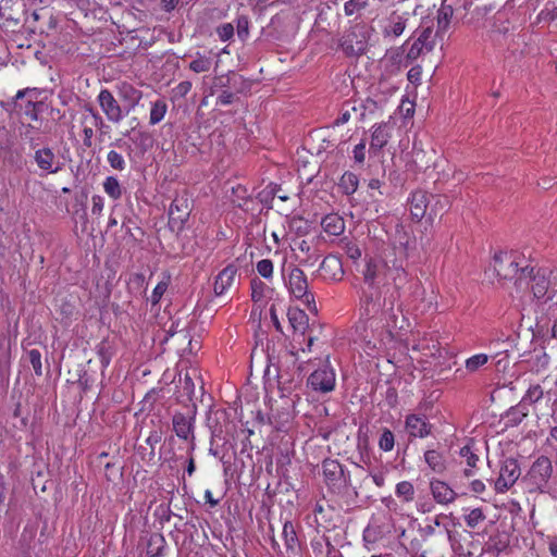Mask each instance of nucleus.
<instances>
[{
  "mask_svg": "<svg viewBox=\"0 0 557 557\" xmlns=\"http://www.w3.org/2000/svg\"><path fill=\"white\" fill-rule=\"evenodd\" d=\"M395 493L398 497H401L405 502H411L414 496V488L410 482L403 481L396 485Z\"/></svg>",
  "mask_w": 557,
  "mask_h": 557,
  "instance_id": "obj_40",
  "label": "nucleus"
},
{
  "mask_svg": "<svg viewBox=\"0 0 557 557\" xmlns=\"http://www.w3.org/2000/svg\"><path fill=\"white\" fill-rule=\"evenodd\" d=\"M221 40L226 41L234 35V27L231 23L223 24L216 28Z\"/></svg>",
  "mask_w": 557,
  "mask_h": 557,
  "instance_id": "obj_59",
  "label": "nucleus"
},
{
  "mask_svg": "<svg viewBox=\"0 0 557 557\" xmlns=\"http://www.w3.org/2000/svg\"><path fill=\"white\" fill-rule=\"evenodd\" d=\"M104 191L114 200L122 196V188L119 181L114 176H108L103 183Z\"/></svg>",
  "mask_w": 557,
  "mask_h": 557,
  "instance_id": "obj_36",
  "label": "nucleus"
},
{
  "mask_svg": "<svg viewBox=\"0 0 557 557\" xmlns=\"http://www.w3.org/2000/svg\"><path fill=\"white\" fill-rule=\"evenodd\" d=\"M428 215L426 221L433 223L436 218H442L446 213L451 203L446 195H436L428 193Z\"/></svg>",
  "mask_w": 557,
  "mask_h": 557,
  "instance_id": "obj_11",
  "label": "nucleus"
},
{
  "mask_svg": "<svg viewBox=\"0 0 557 557\" xmlns=\"http://www.w3.org/2000/svg\"><path fill=\"white\" fill-rule=\"evenodd\" d=\"M394 433L389 429L384 428L379 440V447L384 451H391L394 448Z\"/></svg>",
  "mask_w": 557,
  "mask_h": 557,
  "instance_id": "obj_42",
  "label": "nucleus"
},
{
  "mask_svg": "<svg viewBox=\"0 0 557 557\" xmlns=\"http://www.w3.org/2000/svg\"><path fill=\"white\" fill-rule=\"evenodd\" d=\"M89 191L87 188H82L79 191L75 194V205L81 208L83 211V218H86V202L88 199Z\"/></svg>",
  "mask_w": 557,
  "mask_h": 557,
  "instance_id": "obj_53",
  "label": "nucleus"
},
{
  "mask_svg": "<svg viewBox=\"0 0 557 557\" xmlns=\"http://www.w3.org/2000/svg\"><path fill=\"white\" fill-rule=\"evenodd\" d=\"M424 460L428 466L436 473H443L446 470V461L444 456L435 449L426 450L424 453Z\"/></svg>",
  "mask_w": 557,
  "mask_h": 557,
  "instance_id": "obj_27",
  "label": "nucleus"
},
{
  "mask_svg": "<svg viewBox=\"0 0 557 557\" xmlns=\"http://www.w3.org/2000/svg\"><path fill=\"white\" fill-rule=\"evenodd\" d=\"M381 536L379 528L367 527L363 531V541L367 544H374Z\"/></svg>",
  "mask_w": 557,
  "mask_h": 557,
  "instance_id": "obj_55",
  "label": "nucleus"
},
{
  "mask_svg": "<svg viewBox=\"0 0 557 557\" xmlns=\"http://www.w3.org/2000/svg\"><path fill=\"white\" fill-rule=\"evenodd\" d=\"M519 253L516 251H499L494 255L493 270L499 280H513L515 285H520L525 275L521 274L524 265L519 262Z\"/></svg>",
  "mask_w": 557,
  "mask_h": 557,
  "instance_id": "obj_2",
  "label": "nucleus"
},
{
  "mask_svg": "<svg viewBox=\"0 0 557 557\" xmlns=\"http://www.w3.org/2000/svg\"><path fill=\"white\" fill-rule=\"evenodd\" d=\"M454 14V9L451 5L442 4L441 9L437 11V30L436 36L444 34L450 24L451 17Z\"/></svg>",
  "mask_w": 557,
  "mask_h": 557,
  "instance_id": "obj_31",
  "label": "nucleus"
},
{
  "mask_svg": "<svg viewBox=\"0 0 557 557\" xmlns=\"http://www.w3.org/2000/svg\"><path fill=\"white\" fill-rule=\"evenodd\" d=\"M406 430L411 437H425L431 433L432 424L416 413L406 417Z\"/></svg>",
  "mask_w": 557,
  "mask_h": 557,
  "instance_id": "obj_15",
  "label": "nucleus"
},
{
  "mask_svg": "<svg viewBox=\"0 0 557 557\" xmlns=\"http://www.w3.org/2000/svg\"><path fill=\"white\" fill-rule=\"evenodd\" d=\"M383 307L393 310L394 304L400 297L401 288L408 283V273L403 267H389L384 278Z\"/></svg>",
  "mask_w": 557,
  "mask_h": 557,
  "instance_id": "obj_3",
  "label": "nucleus"
},
{
  "mask_svg": "<svg viewBox=\"0 0 557 557\" xmlns=\"http://www.w3.org/2000/svg\"><path fill=\"white\" fill-rule=\"evenodd\" d=\"M237 36L245 40L249 35V21L247 16H239L237 18Z\"/></svg>",
  "mask_w": 557,
  "mask_h": 557,
  "instance_id": "obj_52",
  "label": "nucleus"
},
{
  "mask_svg": "<svg viewBox=\"0 0 557 557\" xmlns=\"http://www.w3.org/2000/svg\"><path fill=\"white\" fill-rule=\"evenodd\" d=\"M289 289L290 293L298 299L308 297L311 293L308 289V281L304 271L299 268H294L289 273Z\"/></svg>",
  "mask_w": 557,
  "mask_h": 557,
  "instance_id": "obj_16",
  "label": "nucleus"
},
{
  "mask_svg": "<svg viewBox=\"0 0 557 557\" xmlns=\"http://www.w3.org/2000/svg\"><path fill=\"white\" fill-rule=\"evenodd\" d=\"M258 273L264 277L270 278L273 274V263L270 259H262L257 263Z\"/></svg>",
  "mask_w": 557,
  "mask_h": 557,
  "instance_id": "obj_49",
  "label": "nucleus"
},
{
  "mask_svg": "<svg viewBox=\"0 0 557 557\" xmlns=\"http://www.w3.org/2000/svg\"><path fill=\"white\" fill-rule=\"evenodd\" d=\"M251 284V299L257 302L263 297L265 284L258 277H253Z\"/></svg>",
  "mask_w": 557,
  "mask_h": 557,
  "instance_id": "obj_48",
  "label": "nucleus"
},
{
  "mask_svg": "<svg viewBox=\"0 0 557 557\" xmlns=\"http://www.w3.org/2000/svg\"><path fill=\"white\" fill-rule=\"evenodd\" d=\"M237 269L234 265H227L216 276L214 282L215 295H222L234 281Z\"/></svg>",
  "mask_w": 557,
  "mask_h": 557,
  "instance_id": "obj_22",
  "label": "nucleus"
},
{
  "mask_svg": "<svg viewBox=\"0 0 557 557\" xmlns=\"http://www.w3.org/2000/svg\"><path fill=\"white\" fill-rule=\"evenodd\" d=\"M197 405L191 403L185 407L184 412H175L172 417L173 431L181 440H195V420Z\"/></svg>",
  "mask_w": 557,
  "mask_h": 557,
  "instance_id": "obj_5",
  "label": "nucleus"
},
{
  "mask_svg": "<svg viewBox=\"0 0 557 557\" xmlns=\"http://www.w3.org/2000/svg\"><path fill=\"white\" fill-rule=\"evenodd\" d=\"M387 269L388 264L384 260L370 258L363 271L364 282L369 286L374 287L379 280L385 278Z\"/></svg>",
  "mask_w": 557,
  "mask_h": 557,
  "instance_id": "obj_13",
  "label": "nucleus"
},
{
  "mask_svg": "<svg viewBox=\"0 0 557 557\" xmlns=\"http://www.w3.org/2000/svg\"><path fill=\"white\" fill-rule=\"evenodd\" d=\"M487 360H488V357L485 354H479V355L472 356L466 361V368L470 372H474L480 367L484 366L487 362Z\"/></svg>",
  "mask_w": 557,
  "mask_h": 557,
  "instance_id": "obj_46",
  "label": "nucleus"
},
{
  "mask_svg": "<svg viewBox=\"0 0 557 557\" xmlns=\"http://www.w3.org/2000/svg\"><path fill=\"white\" fill-rule=\"evenodd\" d=\"M308 384L314 391L329 393L334 389L335 373L329 364H324L309 375Z\"/></svg>",
  "mask_w": 557,
  "mask_h": 557,
  "instance_id": "obj_9",
  "label": "nucleus"
},
{
  "mask_svg": "<svg viewBox=\"0 0 557 557\" xmlns=\"http://www.w3.org/2000/svg\"><path fill=\"white\" fill-rule=\"evenodd\" d=\"M165 546L166 542L164 536L160 533H154L149 539L147 555L149 557H161L163 556Z\"/></svg>",
  "mask_w": 557,
  "mask_h": 557,
  "instance_id": "obj_30",
  "label": "nucleus"
},
{
  "mask_svg": "<svg viewBox=\"0 0 557 557\" xmlns=\"http://www.w3.org/2000/svg\"><path fill=\"white\" fill-rule=\"evenodd\" d=\"M343 248L351 260H358L361 257L360 248L352 242L345 243Z\"/></svg>",
  "mask_w": 557,
  "mask_h": 557,
  "instance_id": "obj_58",
  "label": "nucleus"
},
{
  "mask_svg": "<svg viewBox=\"0 0 557 557\" xmlns=\"http://www.w3.org/2000/svg\"><path fill=\"white\" fill-rule=\"evenodd\" d=\"M358 177L351 172H345L339 181V188L345 195H352L358 188Z\"/></svg>",
  "mask_w": 557,
  "mask_h": 557,
  "instance_id": "obj_34",
  "label": "nucleus"
},
{
  "mask_svg": "<svg viewBox=\"0 0 557 557\" xmlns=\"http://www.w3.org/2000/svg\"><path fill=\"white\" fill-rule=\"evenodd\" d=\"M368 5V0H349L344 5L345 14L350 16L356 12L363 10Z\"/></svg>",
  "mask_w": 557,
  "mask_h": 557,
  "instance_id": "obj_47",
  "label": "nucleus"
},
{
  "mask_svg": "<svg viewBox=\"0 0 557 557\" xmlns=\"http://www.w3.org/2000/svg\"><path fill=\"white\" fill-rule=\"evenodd\" d=\"M492 543L488 547V552H495L497 554L504 552L509 546V539L507 535L497 534L490 537Z\"/></svg>",
  "mask_w": 557,
  "mask_h": 557,
  "instance_id": "obj_41",
  "label": "nucleus"
},
{
  "mask_svg": "<svg viewBox=\"0 0 557 557\" xmlns=\"http://www.w3.org/2000/svg\"><path fill=\"white\" fill-rule=\"evenodd\" d=\"M132 224H134L132 219H127L123 222L122 227L129 237L137 240V235H143L144 233L139 226L132 227Z\"/></svg>",
  "mask_w": 557,
  "mask_h": 557,
  "instance_id": "obj_57",
  "label": "nucleus"
},
{
  "mask_svg": "<svg viewBox=\"0 0 557 557\" xmlns=\"http://www.w3.org/2000/svg\"><path fill=\"white\" fill-rule=\"evenodd\" d=\"M191 212L188 198L185 196H177L171 203L169 214L180 215L183 219L188 220Z\"/></svg>",
  "mask_w": 557,
  "mask_h": 557,
  "instance_id": "obj_28",
  "label": "nucleus"
},
{
  "mask_svg": "<svg viewBox=\"0 0 557 557\" xmlns=\"http://www.w3.org/2000/svg\"><path fill=\"white\" fill-rule=\"evenodd\" d=\"M26 359L32 364L34 372L37 376L42 375V361H41V352L39 349H29L26 350Z\"/></svg>",
  "mask_w": 557,
  "mask_h": 557,
  "instance_id": "obj_37",
  "label": "nucleus"
},
{
  "mask_svg": "<svg viewBox=\"0 0 557 557\" xmlns=\"http://www.w3.org/2000/svg\"><path fill=\"white\" fill-rule=\"evenodd\" d=\"M188 220L181 218L180 215L169 214L168 225L172 232L180 233L184 230L185 223Z\"/></svg>",
  "mask_w": 557,
  "mask_h": 557,
  "instance_id": "obj_50",
  "label": "nucleus"
},
{
  "mask_svg": "<svg viewBox=\"0 0 557 557\" xmlns=\"http://www.w3.org/2000/svg\"><path fill=\"white\" fill-rule=\"evenodd\" d=\"M552 472V461L548 457L541 456L533 462L522 481L525 482L531 490L544 492Z\"/></svg>",
  "mask_w": 557,
  "mask_h": 557,
  "instance_id": "obj_4",
  "label": "nucleus"
},
{
  "mask_svg": "<svg viewBox=\"0 0 557 557\" xmlns=\"http://www.w3.org/2000/svg\"><path fill=\"white\" fill-rule=\"evenodd\" d=\"M41 91L38 88H24L8 101H0L2 108L10 115L26 116L32 121H36L34 111V98H39Z\"/></svg>",
  "mask_w": 557,
  "mask_h": 557,
  "instance_id": "obj_1",
  "label": "nucleus"
},
{
  "mask_svg": "<svg viewBox=\"0 0 557 557\" xmlns=\"http://www.w3.org/2000/svg\"><path fill=\"white\" fill-rule=\"evenodd\" d=\"M325 482L330 488H341V486H350V476L344 471L343 466L334 459H325L322 462Z\"/></svg>",
  "mask_w": 557,
  "mask_h": 557,
  "instance_id": "obj_7",
  "label": "nucleus"
},
{
  "mask_svg": "<svg viewBox=\"0 0 557 557\" xmlns=\"http://www.w3.org/2000/svg\"><path fill=\"white\" fill-rule=\"evenodd\" d=\"M97 101L110 122L119 123L126 115L122 104L119 103L109 89H101Z\"/></svg>",
  "mask_w": 557,
  "mask_h": 557,
  "instance_id": "obj_8",
  "label": "nucleus"
},
{
  "mask_svg": "<svg viewBox=\"0 0 557 557\" xmlns=\"http://www.w3.org/2000/svg\"><path fill=\"white\" fill-rule=\"evenodd\" d=\"M460 456L461 457H465L466 460H467V465L470 467V468H474L476 466V462L479 460V457L478 455H475L471 447L469 445H466L463 446L461 449H460Z\"/></svg>",
  "mask_w": 557,
  "mask_h": 557,
  "instance_id": "obj_54",
  "label": "nucleus"
},
{
  "mask_svg": "<svg viewBox=\"0 0 557 557\" xmlns=\"http://www.w3.org/2000/svg\"><path fill=\"white\" fill-rule=\"evenodd\" d=\"M211 67V60L207 57H199L189 63V69L196 73L208 72Z\"/></svg>",
  "mask_w": 557,
  "mask_h": 557,
  "instance_id": "obj_45",
  "label": "nucleus"
},
{
  "mask_svg": "<svg viewBox=\"0 0 557 557\" xmlns=\"http://www.w3.org/2000/svg\"><path fill=\"white\" fill-rule=\"evenodd\" d=\"M34 160L37 166L48 174L58 173L61 170L60 163L51 148L44 147L35 150Z\"/></svg>",
  "mask_w": 557,
  "mask_h": 557,
  "instance_id": "obj_12",
  "label": "nucleus"
},
{
  "mask_svg": "<svg viewBox=\"0 0 557 557\" xmlns=\"http://www.w3.org/2000/svg\"><path fill=\"white\" fill-rule=\"evenodd\" d=\"M128 293L135 297H146V277L141 273H133L127 281Z\"/></svg>",
  "mask_w": 557,
  "mask_h": 557,
  "instance_id": "obj_26",
  "label": "nucleus"
},
{
  "mask_svg": "<svg viewBox=\"0 0 557 557\" xmlns=\"http://www.w3.org/2000/svg\"><path fill=\"white\" fill-rule=\"evenodd\" d=\"M206 422L211 432L210 445H213L216 440L226 442L231 421L225 409H210L207 413Z\"/></svg>",
  "mask_w": 557,
  "mask_h": 557,
  "instance_id": "obj_6",
  "label": "nucleus"
},
{
  "mask_svg": "<svg viewBox=\"0 0 557 557\" xmlns=\"http://www.w3.org/2000/svg\"><path fill=\"white\" fill-rule=\"evenodd\" d=\"M430 488L434 499L440 504H450L457 498V493L444 481L432 480Z\"/></svg>",
  "mask_w": 557,
  "mask_h": 557,
  "instance_id": "obj_18",
  "label": "nucleus"
},
{
  "mask_svg": "<svg viewBox=\"0 0 557 557\" xmlns=\"http://www.w3.org/2000/svg\"><path fill=\"white\" fill-rule=\"evenodd\" d=\"M168 288V284L164 282H159L157 286L154 287L152 294L150 297H146L147 300L151 302V305H157L160 299L162 298L163 294L165 293Z\"/></svg>",
  "mask_w": 557,
  "mask_h": 557,
  "instance_id": "obj_51",
  "label": "nucleus"
},
{
  "mask_svg": "<svg viewBox=\"0 0 557 557\" xmlns=\"http://www.w3.org/2000/svg\"><path fill=\"white\" fill-rule=\"evenodd\" d=\"M339 47L347 57H358L364 53L366 42L359 40L357 34L351 32L342 37Z\"/></svg>",
  "mask_w": 557,
  "mask_h": 557,
  "instance_id": "obj_20",
  "label": "nucleus"
},
{
  "mask_svg": "<svg viewBox=\"0 0 557 557\" xmlns=\"http://www.w3.org/2000/svg\"><path fill=\"white\" fill-rule=\"evenodd\" d=\"M432 27L429 26L424 28L419 35V37L411 45L410 49L408 50L406 55L407 60H416L422 53L423 50L428 52L432 51L435 46V40L432 38Z\"/></svg>",
  "mask_w": 557,
  "mask_h": 557,
  "instance_id": "obj_10",
  "label": "nucleus"
},
{
  "mask_svg": "<svg viewBox=\"0 0 557 557\" xmlns=\"http://www.w3.org/2000/svg\"><path fill=\"white\" fill-rule=\"evenodd\" d=\"M287 317L293 330L295 332H299L300 335L304 336L309 327V318L307 313L304 310L295 307L288 309Z\"/></svg>",
  "mask_w": 557,
  "mask_h": 557,
  "instance_id": "obj_21",
  "label": "nucleus"
},
{
  "mask_svg": "<svg viewBox=\"0 0 557 557\" xmlns=\"http://www.w3.org/2000/svg\"><path fill=\"white\" fill-rule=\"evenodd\" d=\"M227 84L235 94L245 92L250 87V84L240 74L235 72L227 74Z\"/></svg>",
  "mask_w": 557,
  "mask_h": 557,
  "instance_id": "obj_33",
  "label": "nucleus"
},
{
  "mask_svg": "<svg viewBox=\"0 0 557 557\" xmlns=\"http://www.w3.org/2000/svg\"><path fill=\"white\" fill-rule=\"evenodd\" d=\"M321 225L323 230L331 235H341L344 232V220L337 214H327L322 219Z\"/></svg>",
  "mask_w": 557,
  "mask_h": 557,
  "instance_id": "obj_24",
  "label": "nucleus"
},
{
  "mask_svg": "<svg viewBox=\"0 0 557 557\" xmlns=\"http://www.w3.org/2000/svg\"><path fill=\"white\" fill-rule=\"evenodd\" d=\"M543 397V389L540 385H533L531 386L527 395L523 398V401L529 399L530 403H537Z\"/></svg>",
  "mask_w": 557,
  "mask_h": 557,
  "instance_id": "obj_56",
  "label": "nucleus"
},
{
  "mask_svg": "<svg viewBox=\"0 0 557 557\" xmlns=\"http://www.w3.org/2000/svg\"><path fill=\"white\" fill-rule=\"evenodd\" d=\"M115 352L114 344L109 338H103L97 346V354L102 368H107Z\"/></svg>",
  "mask_w": 557,
  "mask_h": 557,
  "instance_id": "obj_29",
  "label": "nucleus"
},
{
  "mask_svg": "<svg viewBox=\"0 0 557 557\" xmlns=\"http://www.w3.org/2000/svg\"><path fill=\"white\" fill-rule=\"evenodd\" d=\"M183 389H184L185 394L188 396L189 400L193 401L194 394H195V384L188 374H186L184 377Z\"/></svg>",
  "mask_w": 557,
  "mask_h": 557,
  "instance_id": "obj_63",
  "label": "nucleus"
},
{
  "mask_svg": "<svg viewBox=\"0 0 557 557\" xmlns=\"http://www.w3.org/2000/svg\"><path fill=\"white\" fill-rule=\"evenodd\" d=\"M499 474L505 478L509 484H515L520 476V467L517 459L507 458L500 468Z\"/></svg>",
  "mask_w": 557,
  "mask_h": 557,
  "instance_id": "obj_25",
  "label": "nucleus"
},
{
  "mask_svg": "<svg viewBox=\"0 0 557 557\" xmlns=\"http://www.w3.org/2000/svg\"><path fill=\"white\" fill-rule=\"evenodd\" d=\"M163 430L161 426L154 428L149 432L146 444L150 446L149 460L154 458V446L161 442Z\"/></svg>",
  "mask_w": 557,
  "mask_h": 557,
  "instance_id": "obj_39",
  "label": "nucleus"
},
{
  "mask_svg": "<svg viewBox=\"0 0 557 557\" xmlns=\"http://www.w3.org/2000/svg\"><path fill=\"white\" fill-rule=\"evenodd\" d=\"M302 379L300 373L293 374L289 372H280L277 374V385L282 398H287L301 385Z\"/></svg>",
  "mask_w": 557,
  "mask_h": 557,
  "instance_id": "obj_17",
  "label": "nucleus"
},
{
  "mask_svg": "<svg viewBox=\"0 0 557 557\" xmlns=\"http://www.w3.org/2000/svg\"><path fill=\"white\" fill-rule=\"evenodd\" d=\"M119 96L123 100L122 108L127 115L139 103L141 91L131 84L123 83L119 88Z\"/></svg>",
  "mask_w": 557,
  "mask_h": 557,
  "instance_id": "obj_19",
  "label": "nucleus"
},
{
  "mask_svg": "<svg viewBox=\"0 0 557 557\" xmlns=\"http://www.w3.org/2000/svg\"><path fill=\"white\" fill-rule=\"evenodd\" d=\"M107 160L114 170L123 171L126 166L123 156L115 150L109 151Z\"/></svg>",
  "mask_w": 557,
  "mask_h": 557,
  "instance_id": "obj_44",
  "label": "nucleus"
},
{
  "mask_svg": "<svg viewBox=\"0 0 557 557\" xmlns=\"http://www.w3.org/2000/svg\"><path fill=\"white\" fill-rule=\"evenodd\" d=\"M191 89V83L189 81L181 82L175 88L174 92L176 96L185 97Z\"/></svg>",
  "mask_w": 557,
  "mask_h": 557,
  "instance_id": "obj_64",
  "label": "nucleus"
},
{
  "mask_svg": "<svg viewBox=\"0 0 557 557\" xmlns=\"http://www.w3.org/2000/svg\"><path fill=\"white\" fill-rule=\"evenodd\" d=\"M283 537L287 550L295 552L298 545V537L292 521H286L283 525Z\"/></svg>",
  "mask_w": 557,
  "mask_h": 557,
  "instance_id": "obj_32",
  "label": "nucleus"
},
{
  "mask_svg": "<svg viewBox=\"0 0 557 557\" xmlns=\"http://www.w3.org/2000/svg\"><path fill=\"white\" fill-rule=\"evenodd\" d=\"M166 103L163 100H157L151 108L150 111V124L154 125L159 123L165 115L166 112Z\"/></svg>",
  "mask_w": 557,
  "mask_h": 557,
  "instance_id": "obj_38",
  "label": "nucleus"
},
{
  "mask_svg": "<svg viewBox=\"0 0 557 557\" xmlns=\"http://www.w3.org/2000/svg\"><path fill=\"white\" fill-rule=\"evenodd\" d=\"M236 94L231 89H225L218 97V103L221 106H227L235 101Z\"/></svg>",
  "mask_w": 557,
  "mask_h": 557,
  "instance_id": "obj_60",
  "label": "nucleus"
},
{
  "mask_svg": "<svg viewBox=\"0 0 557 557\" xmlns=\"http://www.w3.org/2000/svg\"><path fill=\"white\" fill-rule=\"evenodd\" d=\"M485 518L481 508H474L465 517V520L469 528L474 529L480 522L484 521Z\"/></svg>",
  "mask_w": 557,
  "mask_h": 557,
  "instance_id": "obj_43",
  "label": "nucleus"
},
{
  "mask_svg": "<svg viewBox=\"0 0 557 557\" xmlns=\"http://www.w3.org/2000/svg\"><path fill=\"white\" fill-rule=\"evenodd\" d=\"M422 67L420 65L412 66L408 73V81L412 84H419L421 79Z\"/></svg>",
  "mask_w": 557,
  "mask_h": 557,
  "instance_id": "obj_62",
  "label": "nucleus"
},
{
  "mask_svg": "<svg viewBox=\"0 0 557 557\" xmlns=\"http://www.w3.org/2000/svg\"><path fill=\"white\" fill-rule=\"evenodd\" d=\"M320 270L324 271L333 280H341L344 274L342 261L334 255H329L322 260Z\"/></svg>",
  "mask_w": 557,
  "mask_h": 557,
  "instance_id": "obj_23",
  "label": "nucleus"
},
{
  "mask_svg": "<svg viewBox=\"0 0 557 557\" xmlns=\"http://www.w3.org/2000/svg\"><path fill=\"white\" fill-rule=\"evenodd\" d=\"M388 141V135L383 125H379L372 133L370 149L381 150Z\"/></svg>",
  "mask_w": 557,
  "mask_h": 557,
  "instance_id": "obj_35",
  "label": "nucleus"
},
{
  "mask_svg": "<svg viewBox=\"0 0 557 557\" xmlns=\"http://www.w3.org/2000/svg\"><path fill=\"white\" fill-rule=\"evenodd\" d=\"M410 203V215L414 222H420L428 215V191L416 190L411 194L409 199Z\"/></svg>",
  "mask_w": 557,
  "mask_h": 557,
  "instance_id": "obj_14",
  "label": "nucleus"
},
{
  "mask_svg": "<svg viewBox=\"0 0 557 557\" xmlns=\"http://www.w3.org/2000/svg\"><path fill=\"white\" fill-rule=\"evenodd\" d=\"M527 416L525 412H519L518 408L517 407H511L508 411H507V417L510 418V421L512 422V424L517 425L519 423H521L522 419Z\"/></svg>",
  "mask_w": 557,
  "mask_h": 557,
  "instance_id": "obj_61",
  "label": "nucleus"
}]
</instances>
